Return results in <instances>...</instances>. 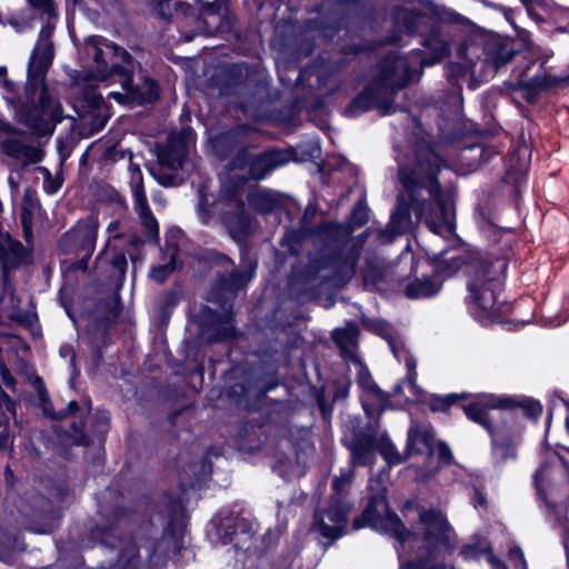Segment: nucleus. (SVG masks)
Here are the masks:
<instances>
[{"mask_svg": "<svg viewBox=\"0 0 569 569\" xmlns=\"http://www.w3.org/2000/svg\"><path fill=\"white\" fill-rule=\"evenodd\" d=\"M399 182L408 196L418 220L435 233L451 230L450 212L437 181V173L446 166L443 159L428 146L415 151V166L398 160Z\"/></svg>", "mask_w": 569, "mask_h": 569, "instance_id": "f257e3e1", "label": "nucleus"}, {"mask_svg": "<svg viewBox=\"0 0 569 569\" xmlns=\"http://www.w3.org/2000/svg\"><path fill=\"white\" fill-rule=\"evenodd\" d=\"M425 46L430 50V57H420L418 52L412 53L410 59L397 54L387 56L381 62L375 81L352 100L349 111L352 114L373 108L387 111L393 103L397 91L406 87L411 80L412 64L418 62L421 67H429L449 52L446 42L435 31H431L425 40Z\"/></svg>", "mask_w": 569, "mask_h": 569, "instance_id": "f03ea898", "label": "nucleus"}, {"mask_svg": "<svg viewBox=\"0 0 569 569\" xmlns=\"http://www.w3.org/2000/svg\"><path fill=\"white\" fill-rule=\"evenodd\" d=\"M51 33L49 28L40 31L28 63V87L39 89V108L19 111L20 120L38 132H52L54 126L63 119L60 102L50 94L44 84L46 74L54 57Z\"/></svg>", "mask_w": 569, "mask_h": 569, "instance_id": "7ed1b4c3", "label": "nucleus"}, {"mask_svg": "<svg viewBox=\"0 0 569 569\" xmlns=\"http://www.w3.org/2000/svg\"><path fill=\"white\" fill-rule=\"evenodd\" d=\"M506 269L505 259L489 256H477L466 263L469 277L467 301L476 318H490L497 313L501 278Z\"/></svg>", "mask_w": 569, "mask_h": 569, "instance_id": "20e7f679", "label": "nucleus"}, {"mask_svg": "<svg viewBox=\"0 0 569 569\" xmlns=\"http://www.w3.org/2000/svg\"><path fill=\"white\" fill-rule=\"evenodd\" d=\"M317 232L330 240H343L342 246L330 257L321 256L313 261L310 272L321 281H333L336 284L348 282L356 272V267L363 244L362 239L350 238V228L327 221L321 223Z\"/></svg>", "mask_w": 569, "mask_h": 569, "instance_id": "39448f33", "label": "nucleus"}, {"mask_svg": "<svg viewBox=\"0 0 569 569\" xmlns=\"http://www.w3.org/2000/svg\"><path fill=\"white\" fill-rule=\"evenodd\" d=\"M86 61H92L91 78L111 83L118 82L123 74L136 70V61L122 47L101 36L88 37L80 49Z\"/></svg>", "mask_w": 569, "mask_h": 569, "instance_id": "423d86ee", "label": "nucleus"}, {"mask_svg": "<svg viewBox=\"0 0 569 569\" xmlns=\"http://www.w3.org/2000/svg\"><path fill=\"white\" fill-rule=\"evenodd\" d=\"M258 523L249 516L243 513L230 512L219 520L217 533L223 545H232L237 556H257L260 553L258 548Z\"/></svg>", "mask_w": 569, "mask_h": 569, "instance_id": "0eeeda50", "label": "nucleus"}, {"mask_svg": "<svg viewBox=\"0 0 569 569\" xmlns=\"http://www.w3.org/2000/svg\"><path fill=\"white\" fill-rule=\"evenodd\" d=\"M191 131L183 129L170 134L167 144L158 151V167L151 169L152 176L164 187L179 184L182 178L179 170L188 153Z\"/></svg>", "mask_w": 569, "mask_h": 569, "instance_id": "6e6552de", "label": "nucleus"}, {"mask_svg": "<svg viewBox=\"0 0 569 569\" xmlns=\"http://www.w3.org/2000/svg\"><path fill=\"white\" fill-rule=\"evenodd\" d=\"M220 219L229 234L237 241L244 240L257 227L256 219L247 211L242 193L237 188L218 201Z\"/></svg>", "mask_w": 569, "mask_h": 569, "instance_id": "1a4fd4ad", "label": "nucleus"}, {"mask_svg": "<svg viewBox=\"0 0 569 569\" xmlns=\"http://www.w3.org/2000/svg\"><path fill=\"white\" fill-rule=\"evenodd\" d=\"M363 323L365 326L381 335L389 343V347L393 353V356L397 358V360L399 362L403 361L406 367H407V377L405 380H402L400 383H398L393 391L396 395H402L405 389L407 388L411 396L415 398V397H418L422 390L419 388V386L416 383V379H417V371H416V368H417V361L416 359L412 357V355L405 349V347L402 345H399L397 341H395L391 336H390V327L382 320H368V319H363Z\"/></svg>", "mask_w": 569, "mask_h": 569, "instance_id": "9d476101", "label": "nucleus"}, {"mask_svg": "<svg viewBox=\"0 0 569 569\" xmlns=\"http://www.w3.org/2000/svg\"><path fill=\"white\" fill-rule=\"evenodd\" d=\"M350 509V502L330 499L328 507L316 511L312 530L325 538L337 539L341 537L347 527V513Z\"/></svg>", "mask_w": 569, "mask_h": 569, "instance_id": "9b49d317", "label": "nucleus"}, {"mask_svg": "<svg viewBox=\"0 0 569 569\" xmlns=\"http://www.w3.org/2000/svg\"><path fill=\"white\" fill-rule=\"evenodd\" d=\"M98 222L93 218L79 221L76 227L63 234L60 247L66 252L83 253L81 264H86L96 248Z\"/></svg>", "mask_w": 569, "mask_h": 569, "instance_id": "f8f14e48", "label": "nucleus"}, {"mask_svg": "<svg viewBox=\"0 0 569 569\" xmlns=\"http://www.w3.org/2000/svg\"><path fill=\"white\" fill-rule=\"evenodd\" d=\"M134 72L123 74L118 80L120 90H110L107 94L120 104L127 103H149L154 101L159 96L157 83L151 79H144L141 86L132 83Z\"/></svg>", "mask_w": 569, "mask_h": 569, "instance_id": "ddd939ff", "label": "nucleus"}, {"mask_svg": "<svg viewBox=\"0 0 569 569\" xmlns=\"http://www.w3.org/2000/svg\"><path fill=\"white\" fill-rule=\"evenodd\" d=\"M131 178H130V187L134 201V210L139 214L141 223L146 229V236L149 240H152L158 237L159 227L158 221L156 220L153 213L151 212L147 196L143 189V178L141 170L138 166H130Z\"/></svg>", "mask_w": 569, "mask_h": 569, "instance_id": "4468645a", "label": "nucleus"}, {"mask_svg": "<svg viewBox=\"0 0 569 569\" xmlns=\"http://www.w3.org/2000/svg\"><path fill=\"white\" fill-rule=\"evenodd\" d=\"M254 270L256 267L252 266L247 270L233 271L228 277L220 278L209 300L219 302L224 308L228 301L251 281Z\"/></svg>", "mask_w": 569, "mask_h": 569, "instance_id": "2eb2a0df", "label": "nucleus"}, {"mask_svg": "<svg viewBox=\"0 0 569 569\" xmlns=\"http://www.w3.org/2000/svg\"><path fill=\"white\" fill-rule=\"evenodd\" d=\"M28 258L29 252L23 244L0 230V262L6 281L9 273L26 263Z\"/></svg>", "mask_w": 569, "mask_h": 569, "instance_id": "dca6fc26", "label": "nucleus"}, {"mask_svg": "<svg viewBox=\"0 0 569 569\" xmlns=\"http://www.w3.org/2000/svg\"><path fill=\"white\" fill-rule=\"evenodd\" d=\"M463 411L470 420L482 426L491 435L493 442V455L496 459L506 461L508 459L516 458V451L513 447H506L497 442L496 436L493 435L492 431V426L488 410L482 405L471 403L469 406L463 407Z\"/></svg>", "mask_w": 569, "mask_h": 569, "instance_id": "f3484780", "label": "nucleus"}, {"mask_svg": "<svg viewBox=\"0 0 569 569\" xmlns=\"http://www.w3.org/2000/svg\"><path fill=\"white\" fill-rule=\"evenodd\" d=\"M232 169L244 170L241 178L247 179H263L271 170L268 164L264 153L251 154L247 150L240 151L232 161Z\"/></svg>", "mask_w": 569, "mask_h": 569, "instance_id": "a211bd4d", "label": "nucleus"}, {"mask_svg": "<svg viewBox=\"0 0 569 569\" xmlns=\"http://www.w3.org/2000/svg\"><path fill=\"white\" fill-rule=\"evenodd\" d=\"M433 429L425 422H412L407 436V453L431 452L433 445Z\"/></svg>", "mask_w": 569, "mask_h": 569, "instance_id": "6ab92c4d", "label": "nucleus"}, {"mask_svg": "<svg viewBox=\"0 0 569 569\" xmlns=\"http://www.w3.org/2000/svg\"><path fill=\"white\" fill-rule=\"evenodd\" d=\"M1 148L7 156L24 164L38 163L42 159V152L39 148L27 144L17 138L6 139L2 142Z\"/></svg>", "mask_w": 569, "mask_h": 569, "instance_id": "aec40b11", "label": "nucleus"}, {"mask_svg": "<svg viewBox=\"0 0 569 569\" xmlns=\"http://www.w3.org/2000/svg\"><path fill=\"white\" fill-rule=\"evenodd\" d=\"M350 450L353 465H370L375 459L377 438L367 433L357 435L350 445Z\"/></svg>", "mask_w": 569, "mask_h": 569, "instance_id": "412c9836", "label": "nucleus"}, {"mask_svg": "<svg viewBox=\"0 0 569 569\" xmlns=\"http://www.w3.org/2000/svg\"><path fill=\"white\" fill-rule=\"evenodd\" d=\"M399 28L409 33H422L432 28L433 20L426 13L401 10L397 14Z\"/></svg>", "mask_w": 569, "mask_h": 569, "instance_id": "4be33fe9", "label": "nucleus"}, {"mask_svg": "<svg viewBox=\"0 0 569 569\" xmlns=\"http://www.w3.org/2000/svg\"><path fill=\"white\" fill-rule=\"evenodd\" d=\"M409 222L408 206L405 203V196L398 198V208L391 216V220L386 230L379 232V238L382 242H389L397 234H400Z\"/></svg>", "mask_w": 569, "mask_h": 569, "instance_id": "5701e85b", "label": "nucleus"}, {"mask_svg": "<svg viewBox=\"0 0 569 569\" xmlns=\"http://www.w3.org/2000/svg\"><path fill=\"white\" fill-rule=\"evenodd\" d=\"M516 54V50L505 42H491L486 47V63L491 66L493 71L509 63Z\"/></svg>", "mask_w": 569, "mask_h": 569, "instance_id": "b1692460", "label": "nucleus"}, {"mask_svg": "<svg viewBox=\"0 0 569 569\" xmlns=\"http://www.w3.org/2000/svg\"><path fill=\"white\" fill-rule=\"evenodd\" d=\"M4 288L0 293V313L14 321H22L23 315L19 308V299L16 297L13 289L9 282L3 279Z\"/></svg>", "mask_w": 569, "mask_h": 569, "instance_id": "393cba45", "label": "nucleus"}, {"mask_svg": "<svg viewBox=\"0 0 569 569\" xmlns=\"http://www.w3.org/2000/svg\"><path fill=\"white\" fill-rule=\"evenodd\" d=\"M358 335V327L352 322H348L346 327L338 328L332 332V339L346 357L350 356L353 358L352 351L356 347Z\"/></svg>", "mask_w": 569, "mask_h": 569, "instance_id": "a878e982", "label": "nucleus"}, {"mask_svg": "<svg viewBox=\"0 0 569 569\" xmlns=\"http://www.w3.org/2000/svg\"><path fill=\"white\" fill-rule=\"evenodd\" d=\"M441 284L432 277L418 279L406 288V295L409 298L421 299L430 298L439 292Z\"/></svg>", "mask_w": 569, "mask_h": 569, "instance_id": "bb28decb", "label": "nucleus"}, {"mask_svg": "<svg viewBox=\"0 0 569 569\" xmlns=\"http://www.w3.org/2000/svg\"><path fill=\"white\" fill-rule=\"evenodd\" d=\"M179 247L177 243H167L166 256L168 261L162 264L156 266L151 269L150 276L157 282H163L170 273L176 269V257L178 254Z\"/></svg>", "mask_w": 569, "mask_h": 569, "instance_id": "cd10ccee", "label": "nucleus"}, {"mask_svg": "<svg viewBox=\"0 0 569 569\" xmlns=\"http://www.w3.org/2000/svg\"><path fill=\"white\" fill-rule=\"evenodd\" d=\"M250 204L261 213H270L280 207L278 199L269 191H254L248 196Z\"/></svg>", "mask_w": 569, "mask_h": 569, "instance_id": "c85d7f7f", "label": "nucleus"}, {"mask_svg": "<svg viewBox=\"0 0 569 569\" xmlns=\"http://www.w3.org/2000/svg\"><path fill=\"white\" fill-rule=\"evenodd\" d=\"M353 476H355V471H353L352 467L341 469L340 475L336 476L332 481L333 495L331 496L330 499L342 500L343 502H349L347 499V495L349 492Z\"/></svg>", "mask_w": 569, "mask_h": 569, "instance_id": "c756f323", "label": "nucleus"}, {"mask_svg": "<svg viewBox=\"0 0 569 569\" xmlns=\"http://www.w3.org/2000/svg\"><path fill=\"white\" fill-rule=\"evenodd\" d=\"M298 457L296 453H292L291 457L279 458L273 466V469L286 479L292 477L302 476L303 471L301 466L297 461Z\"/></svg>", "mask_w": 569, "mask_h": 569, "instance_id": "7c9ffc66", "label": "nucleus"}, {"mask_svg": "<svg viewBox=\"0 0 569 569\" xmlns=\"http://www.w3.org/2000/svg\"><path fill=\"white\" fill-rule=\"evenodd\" d=\"M120 548L119 567L121 569H137L138 560L136 557L138 555V550L134 541L131 538H128L121 542Z\"/></svg>", "mask_w": 569, "mask_h": 569, "instance_id": "2f4dec72", "label": "nucleus"}, {"mask_svg": "<svg viewBox=\"0 0 569 569\" xmlns=\"http://www.w3.org/2000/svg\"><path fill=\"white\" fill-rule=\"evenodd\" d=\"M377 450L389 465H399L405 459L386 435L377 438Z\"/></svg>", "mask_w": 569, "mask_h": 569, "instance_id": "473e14b6", "label": "nucleus"}, {"mask_svg": "<svg viewBox=\"0 0 569 569\" xmlns=\"http://www.w3.org/2000/svg\"><path fill=\"white\" fill-rule=\"evenodd\" d=\"M107 231L109 233V241L111 239L117 240L122 237H127L130 240L131 247L134 250H137L138 247L141 244V240L137 234L128 233V227H127L126 222H123V221L116 220V221L110 222L107 228Z\"/></svg>", "mask_w": 569, "mask_h": 569, "instance_id": "72a5a7b5", "label": "nucleus"}, {"mask_svg": "<svg viewBox=\"0 0 569 569\" xmlns=\"http://www.w3.org/2000/svg\"><path fill=\"white\" fill-rule=\"evenodd\" d=\"M358 381L360 386L368 392V395H371L378 403H382L385 401L382 392L372 381L369 372L365 370L361 366L358 376Z\"/></svg>", "mask_w": 569, "mask_h": 569, "instance_id": "f704fd0d", "label": "nucleus"}, {"mask_svg": "<svg viewBox=\"0 0 569 569\" xmlns=\"http://www.w3.org/2000/svg\"><path fill=\"white\" fill-rule=\"evenodd\" d=\"M264 154L271 170L284 166L291 159L290 152L286 150H271Z\"/></svg>", "mask_w": 569, "mask_h": 569, "instance_id": "c9c22d12", "label": "nucleus"}, {"mask_svg": "<svg viewBox=\"0 0 569 569\" xmlns=\"http://www.w3.org/2000/svg\"><path fill=\"white\" fill-rule=\"evenodd\" d=\"M488 551V543L483 540L479 543H468L462 547L461 549V556L463 559H477L481 555L487 553Z\"/></svg>", "mask_w": 569, "mask_h": 569, "instance_id": "e433bc0d", "label": "nucleus"}, {"mask_svg": "<svg viewBox=\"0 0 569 569\" xmlns=\"http://www.w3.org/2000/svg\"><path fill=\"white\" fill-rule=\"evenodd\" d=\"M555 473V470L549 465H543L540 467V469L537 470L535 473V483L537 487V490L542 493L545 490V485L548 483L552 476Z\"/></svg>", "mask_w": 569, "mask_h": 569, "instance_id": "4c0bfd02", "label": "nucleus"}, {"mask_svg": "<svg viewBox=\"0 0 569 569\" xmlns=\"http://www.w3.org/2000/svg\"><path fill=\"white\" fill-rule=\"evenodd\" d=\"M233 335H234V328L231 325V313L226 310V313L221 319L220 329L218 330L213 340L219 341V340L232 338Z\"/></svg>", "mask_w": 569, "mask_h": 569, "instance_id": "58836bf2", "label": "nucleus"}, {"mask_svg": "<svg viewBox=\"0 0 569 569\" xmlns=\"http://www.w3.org/2000/svg\"><path fill=\"white\" fill-rule=\"evenodd\" d=\"M368 220V209L362 202H358L351 213L350 224L352 228L363 226Z\"/></svg>", "mask_w": 569, "mask_h": 569, "instance_id": "ea45409f", "label": "nucleus"}, {"mask_svg": "<svg viewBox=\"0 0 569 569\" xmlns=\"http://www.w3.org/2000/svg\"><path fill=\"white\" fill-rule=\"evenodd\" d=\"M458 398V395L452 393L447 397H437L433 398L430 408L432 411H443L449 408Z\"/></svg>", "mask_w": 569, "mask_h": 569, "instance_id": "a19ab883", "label": "nucleus"}, {"mask_svg": "<svg viewBox=\"0 0 569 569\" xmlns=\"http://www.w3.org/2000/svg\"><path fill=\"white\" fill-rule=\"evenodd\" d=\"M3 406L11 413H14L16 408L14 403L11 401L9 397H7L6 395H0V426L8 420V417L2 409Z\"/></svg>", "mask_w": 569, "mask_h": 569, "instance_id": "79ce46f5", "label": "nucleus"}, {"mask_svg": "<svg viewBox=\"0 0 569 569\" xmlns=\"http://www.w3.org/2000/svg\"><path fill=\"white\" fill-rule=\"evenodd\" d=\"M510 560L513 561L516 567L527 569V562L522 550L519 547H513L509 550Z\"/></svg>", "mask_w": 569, "mask_h": 569, "instance_id": "37998d69", "label": "nucleus"}, {"mask_svg": "<svg viewBox=\"0 0 569 569\" xmlns=\"http://www.w3.org/2000/svg\"><path fill=\"white\" fill-rule=\"evenodd\" d=\"M111 266L120 276H123L127 268L126 256L123 253H117L111 260Z\"/></svg>", "mask_w": 569, "mask_h": 569, "instance_id": "c03bdc74", "label": "nucleus"}, {"mask_svg": "<svg viewBox=\"0 0 569 569\" xmlns=\"http://www.w3.org/2000/svg\"><path fill=\"white\" fill-rule=\"evenodd\" d=\"M380 273L371 270H366L363 273L365 286L369 289H375L378 286Z\"/></svg>", "mask_w": 569, "mask_h": 569, "instance_id": "a18cd8bd", "label": "nucleus"}, {"mask_svg": "<svg viewBox=\"0 0 569 569\" xmlns=\"http://www.w3.org/2000/svg\"><path fill=\"white\" fill-rule=\"evenodd\" d=\"M523 411L527 417L529 418H537L542 412V407L539 402H529Z\"/></svg>", "mask_w": 569, "mask_h": 569, "instance_id": "49530a36", "label": "nucleus"}, {"mask_svg": "<svg viewBox=\"0 0 569 569\" xmlns=\"http://www.w3.org/2000/svg\"><path fill=\"white\" fill-rule=\"evenodd\" d=\"M28 1L32 7L38 8L47 13H49L52 9V4H51L50 0H28Z\"/></svg>", "mask_w": 569, "mask_h": 569, "instance_id": "de8ad7c7", "label": "nucleus"}, {"mask_svg": "<svg viewBox=\"0 0 569 569\" xmlns=\"http://www.w3.org/2000/svg\"><path fill=\"white\" fill-rule=\"evenodd\" d=\"M438 453H439V457L446 462H449L452 459V453H451L449 447L443 442L438 443Z\"/></svg>", "mask_w": 569, "mask_h": 569, "instance_id": "09e8293b", "label": "nucleus"}, {"mask_svg": "<svg viewBox=\"0 0 569 569\" xmlns=\"http://www.w3.org/2000/svg\"><path fill=\"white\" fill-rule=\"evenodd\" d=\"M79 410V405L77 401L72 400L68 403V407H67V412H63V413H59L57 416V418H62V417H66V416H69V415H73L76 413V411Z\"/></svg>", "mask_w": 569, "mask_h": 569, "instance_id": "8fccbe9b", "label": "nucleus"}, {"mask_svg": "<svg viewBox=\"0 0 569 569\" xmlns=\"http://www.w3.org/2000/svg\"><path fill=\"white\" fill-rule=\"evenodd\" d=\"M103 101V98L101 94L99 93H96L94 91H92L90 93V97H89V103L93 107V108H99L101 102Z\"/></svg>", "mask_w": 569, "mask_h": 569, "instance_id": "3c124183", "label": "nucleus"}, {"mask_svg": "<svg viewBox=\"0 0 569 569\" xmlns=\"http://www.w3.org/2000/svg\"><path fill=\"white\" fill-rule=\"evenodd\" d=\"M487 559L490 562L492 569H507L506 566L497 559L493 555L488 553Z\"/></svg>", "mask_w": 569, "mask_h": 569, "instance_id": "603ef678", "label": "nucleus"}, {"mask_svg": "<svg viewBox=\"0 0 569 569\" xmlns=\"http://www.w3.org/2000/svg\"><path fill=\"white\" fill-rule=\"evenodd\" d=\"M10 435L4 430L0 432V450L6 449L10 445Z\"/></svg>", "mask_w": 569, "mask_h": 569, "instance_id": "864d4df0", "label": "nucleus"}, {"mask_svg": "<svg viewBox=\"0 0 569 569\" xmlns=\"http://www.w3.org/2000/svg\"><path fill=\"white\" fill-rule=\"evenodd\" d=\"M199 467H200V470H201V475L204 477L209 472L208 463L204 460H201L199 462Z\"/></svg>", "mask_w": 569, "mask_h": 569, "instance_id": "5fc2aeb1", "label": "nucleus"}, {"mask_svg": "<svg viewBox=\"0 0 569 569\" xmlns=\"http://www.w3.org/2000/svg\"><path fill=\"white\" fill-rule=\"evenodd\" d=\"M199 1L202 2L203 4H207L208 6V10H211V9H213L218 4V2L220 0H199Z\"/></svg>", "mask_w": 569, "mask_h": 569, "instance_id": "6e6d98bb", "label": "nucleus"}, {"mask_svg": "<svg viewBox=\"0 0 569 569\" xmlns=\"http://www.w3.org/2000/svg\"><path fill=\"white\" fill-rule=\"evenodd\" d=\"M22 224H23L24 236L28 239L29 236H31V228L29 224H27V221L24 218H22Z\"/></svg>", "mask_w": 569, "mask_h": 569, "instance_id": "4d7b16f0", "label": "nucleus"}, {"mask_svg": "<svg viewBox=\"0 0 569 569\" xmlns=\"http://www.w3.org/2000/svg\"><path fill=\"white\" fill-rule=\"evenodd\" d=\"M450 260L457 269L461 267L462 260L459 257H452Z\"/></svg>", "mask_w": 569, "mask_h": 569, "instance_id": "13d9d810", "label": "nucleus"}, {"mask_svg": "<svg viewBox=\"0 0 569 569\" xmlns=\"http://www.w3.org/2000/svg\"><path fill=\"white\" fill-rule=\"evenodd\" d=\"M77 443H79V445H87L88 443V438L84 435L81 433L79 439H77Z\"/></svg>", "mask_w": 569, "mask_h": 569, "instance_id": "bf43d9fd", "label": "nucleus"}, {"mask_svg": "<svg viewBox=\"0 0 569 569\" xmlns=\"http://www.w3.org/2000/svg\"><path fill=\"white\" fill-rule=\"evenodd\" d=\"M3 84L6 86V88H8L9 90L12 89L13 87V83L7 79L3 80Z\"/></svg>", "mask_w": 569, "mask_h": 569, "instance_id": "052dcab7", "label": "nucleus"}, {"mask_svg": "<svg viewBox=\"0 0 569 569\" xmlns=\"http://www.w3.org/2000/svg\"><path fill=\"white\" fill-rule=\"evenodd\" d=\"M533 81L539 87H547L548 86V83H546V82H539L538 79H533Z\"/></svg>", "mask_w": 569, "mask_h": 569, "instance_id": "680f3d73", "label": "nucleus"}, {"mask_svg": "<svg viewBox=\"0 0 569 569\" xmlns=\"http://www.w3.org/2000/svg\"><path fill=\"white\" fill-rule=\"evenodd\" d=\"M52 529H53V526H51V527H49L47 529L40 530L39 532H41V533H49V532L52 531Z\"/></svg>", "mask_w": 569, "mask_h": 569, "instance_id": "e2e57ef3", "label": "nucleus"}, {"mask_svg": "<svg viewBox=\"0 0 569 569\" xmlns=\"http://www.w3.org/2000/svg\"><path fill=\"white\" fill-rule=\"evenodd\" d=\"M362 406H363L365 410L367 411V413H369L367 400H365V399L362 400Z\"/></svg>", "mask_w": 569, "mask_h": 569, "instance_id": "0e129e2a", "label": "nucleus"}, {"mask_svg": "<svg viewBox=\"0 0 569 569\" xmlns=\"http://www.w3.org/2000/svg\"><path fill=\"white\" fill-rule=\"evenodd\" d=\"M483 500H485L483 497L479 496L477 503L482 505Z\"/></svg>", "mask_w": 569, "mask_h": 569, "instance_id": "69168bd1", "label": "nucleus"}, {"mask_svg": "<svg viewBox=\"0 0 569 569\" xmlns=\"http://www.w3.org/2000/svg\"><path fill=\"white\" fill-rule=\"evenodd\" d=\"M11 383H12V378H11V377H9V378L6 380V385H7V386H9V385H11Z\"/></svg>", "mask_w": 569, "mask_h": 569, "instance_id": "338daca9", "label": "nucleus"}, {"mask_svg": "<svg viewBox=\"0 0 569 569\" xmlns=\"http://www.w3.org/2000/svg\"><path fill=\"white\" fill-rule=\"evenodd\" d=\"M563 466H565L567 472L569 473V462H563Z\"/></svg>", "mask_w": 569, "mask_h": 569, "instance_id": "774afa93", "label": "nucleus"}]
</instances>
